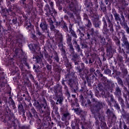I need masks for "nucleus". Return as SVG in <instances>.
<instances>
[{"instance_id":"obj_1","label":"nucleus","mask_w":129,"mask_h":129,"mask_svg":"<svg viewBox=\"0 0 129 129\" xmlns=\"http://www.w3.org/2000/svg\"><path fill=\"white\" fill-rule=\"evenodd\" d=\"M29 49L33 51V59H35V61H36L37 63H39L40 64L41 67L44 66V63L46 62L45 59L43 58V55L40 51H38L37 52V50H40V47L37 44H30L28 45Z\"/></svg>"},{"instance_id":"obj_2","label":"nucleus","mask_w":129,"mask_h":129,"mask_svg":"<svg viewBox=\"0 0 129 129\" xmlns=\"http://www.w3.org/2000/svg\"><path fill=\"white\" fill-rule=\"evenodd\" d=\"M15 10L14 8H13V7H11V8H9V10L7 9H4L2 11L1 14H2V15L4 16V17H7L8 15H11V16H13V17H15V15L16 14L14 12H12L13 10Z\"/></svg>"},{"instance_id":"obj_3","label":"nucleus","mask_w":129,"mask_h":129,"mask_svg":"<svg viewBox=\"0 0 129 129\" xmlns=\"http://www.w3.org/2000/svg\"><path fill=\"white\" fill-rule=\"evenodd\" d=\"M55 37L56 39H58V40L59 41V42L58 43V47L62 52L65 53V50L63 49V44L62 43V35L59 33V31H58L55 34Z\"/></svg>"},{"instance_id":"obj_4","label":"nucleus","mask_w":129,"mask_h":129,"mask_svg":"<svg viewBox=\"0 0 129 129\" xmlns=\"http://www.w3.org/2000/svg\"><path fill=\"white\" fill-rule=\"evenodd\" d=\"M95 104L96 105L93 106L91 108V110L92 113H95L96 112H98L99 109L102 107V104L98 102H96Z\"/></svg>"},{"instance_id":"obj_5","label":"nucleus","mask_w":129,"mask_h":129,"mask_svg":"<svg viewBox=\"0 0 129 129\" xmlns=\"http://www.w3.org/2000/svg\"><path fill=\"white\" fill-rule=\"evenodd\" d=\"M26 29L28 30V32H30V34H32L33 38H35L36 36L34 35V33H35V31L34 30V26L32 25L31 23H29L27 24Z\"/></svg>"},{"instance_id":"obj_6","label":"nucleus","mask_w":129,"mask_h":129,"mask_svg":"<svg viewBox=\"0 0 129 129\" xmlns=\"http://www.w3.org/2000/svg\"><path fill=\"white\" fill-rule=\"evenodd\" d=\"M40 27L43 32H47V33L49 32V31H48L47 23L45 22V21H42L40 24Z\"/></svg>"},{"instance_id":"obj_7","label":"nucleus","mask_w":129,"mask_h":129,"mask_svg":"<svg viewBox=\"0 0 129 129\" xmlns=\"http://www.w3.org/2000/svg\"><path fill=\"white\" fill-rule=\"evenodd\" d=\"M122 46L123 47H126V53H128V54H129V44H128V42L126 40V38H125L123 41Z\"/></svg>"},{"instance_id":"obj_8","label":"nucleus","mask_w":129,"mask_h":129,"mask_svg":"<svg viewBox=\"0 0 129 129\" xmlns=\"http://www.w3.org/2000/svg\"><path fill=\"white\" fill-rule=\"evenodd\" d=\"M62 120H67V119H70V114L69 113L67 112L64 113L62 116L61 118Z\"/></svg>"},{"instance_id":"obj_9","label":"nucleus","mask_w":129,"mask_h":129,"mask_svg":"<svg viewBox=\"0 0 129 129\" xmlns=\"http://www.w3.org/2000/svg\"><path fill=\"white\" fill-rule=\"evenodd\" d=\"M67 43L71 50H73V46L72 45V42H71V37L69 36L67 38Z\"/></svg>"},{"instance_id":"obj_10","label":"nucleus","mask_w":129,"mask_h":129,"mask_svg":"<svg viewBox=\"0 0 129 129\" xmlns=\"http://www.w3.org/2000/svg\"><path fill=\"white\" fill-rule=\"evenodd\" d=\"M44 11L47 13V15H50L51 13V10H50V7L48 4H46L44 7Z\"/></svg>"},{"instance_id":"obj_11","label":"nucleus","mask_w":129,"mask_h":129,"mask_svg":"<svg viewBox=\"0 0 129 129\" xmlns=\"http://www.w3.org/2000/svg\"><path fill=\"white\" fill-rule=\"evenodd\" d=\"M115 93L116 95H119V94H120V90L119 89V88L118 87L116 88V91Z\"/></svg>"},{"instance_id":"obj_12","label":"nucleus","mask_w":129,"mask_h":129,"mask_svg":"<svg viewBox=\"0 0 129 129\" xmlns=\"http://www.w3.org/2000/svg\"><path fill=\"white\" fill-rule=\"evenodd\" d=\"M42 107H44V108H46V106H47V102L46 101V100L44 99L43 100V103L41 104Z\"/></svg>"},{"instance_id":"obj_13","label":"nucleus","mask_w":129,"mask_h":129,"mask_svg":"<svg viewBox=\"0 0 129 129\" xmlns=\"http://www.w3.org/2000/svg\"><path fill=\"white\" fill-rule=\"evenodd\" d=\"M114 17L115 18V20H116V21H120V18H119V16L118 15V14L115 13L114 14Z\"/></svg>"},{"instance_id":"obj_14","label":"nucleus","mask_w":129,"mask_h":129,"mask_svg":"<svg viewBox=\"0 0 129 129\" xmlns=\"http://www.w3.org/2000/svg\"><path fill=\"white\" fill-rule=\"evenodd\" d=\"M75 44L76 45V50L79 52L80 51V46H79V45H78V44H77V42H75Z\"/></svg>"},{"instance_id":"obj_15","label":"nucleus","mask_w":129,"mask_h":129,"mask_svg":"<svg viewBox=\"0 0 129 129\" xmlns=\"http://www.w3.org/2000/svg\"><path fill=\"white\" fill-rule=\"evenodd\" d=\"M70 30L71 32L72 36H73V37H75V38H77V35H76L75 32H74V31H73V30L71 31V28H70Z\"/></svg>"},{"instance_id":"obj_16","label":"nucleus","mask_w":129,"mask_h":129,"mask_svg":"<svg viewBox=\"0 0 129 129\" xmlns=\"http://www.w3.org/2000/svg\"><path fill=\"white\" fill-rule=\"evenodd\" d=\"M62 101H63V98H62V97H60L57 99V103H59V104H61V103H62Z\"/></svg>"},{"instance_id":"obj_17","label":"nucleus","mask_w":129,"mask_h":129,"mask_svg":"<svg viewBox=\"0 0 129 129\" xmlns=\"http://www.w3.org/2000/svg\"><path fill=\"white\" fill-rule=\"evenodd\" d=\"M117 60H118V64H120V62H122V57H118Z\"/></svg>"},{"instance_id":"obj_18","label":"nucleus","mask_w":129,"mask_h":129,"mask_svg":"<svg viewBox=\"0 0 129 129\" xmlns=\"http://www.w3.org/2000/svg\"><path fill=\"white\" fill-rule=\"evenodd\" d=\"M115 41L117 45H119L120 41L118 38H117V37L115 38Z\"/></svg>"},{"instance_id":"obj_19","label":"nucleus","mask_w":129,"mask_h":129,"mask_svg":"<svg viewBox=\"0 0 129 129\" xmlns=\"http://www.w3.org/2000/svg\"><path fill=\"white\" fill-rule=\"evenodd\" d=\"M45 58H46V60H48V61H49L50 62V63H51L52 62V60H51V58H48V57H49L48 55H46L45 56Z\"/></svg>"},{"instance_id":"obj_20","label":"nucleus","mask_w":129,"mask_h":129,"mask_svg":"<svg viewBox=\"0 0 129 129\" xmlns=\"http://www.w3.org/2000/svg\"><path fill=\"white\" fill-rule=\"evenodd\" d=\"M46 68H47V70H51V69H52V66H51L49 64H47L46 66Z\"/></svg>"},{"instance_id":"obj_21","label":"nucleus","mask_w":129,"mask_h":129,"mask_svg":"<svg viewBox=\"0 0 129 129\" xmlns=\"http://www.w3.org/2000/svg\"><path fill=\"white\" fill-rule=\"evenodd\" d=\"M37 35H38L39 37H42V36H43V34H42V33H40L39 31H37Z\"/></svg>"},{"instance_id":"obj_22","label":"nucleus","mask_w":129,"mask_h":129,"mask_svg":"<svg viewBox=\"0 0 129 129\" xmlns=\"http://www.w3.org/2000/svg\"><path fill=\"white\" fill-rule=\"evenodd\" d=\"M54 59L56 62H59V57H58V56L56 55L54 57Z\"/></svg>"},{"instance_id":"obj_23","label":"nucleus","mask_w":129,"mask_h":129,"mask_svg":"<svg viewBox=\"0 0 129 129\" xmlns=\"http://www.w3.org/2000/svg\"><path fill=\"white\" fill-rule=\"evenodd\" d=\"M63 28L65 30V32H68V28H67V26H66V25H64L63 26Z\"/></svg>"},{"instance_id":"obj_24","label":"nucleus","mask_w":129,"mask_h":129,"mask_svg":"<svg viewBox=\"0 0 129 129\" xmlns=\"http://www.w3.org/2000/svg\"><path fill=\"white\" fill-rule=\"evenodd\" d=\"M12 21H13V24H16V23L17 22V19H13Z\"/></svg>"},{"instance_id":"obj_25","label":"nucleus","mask_w":129,"mask_h":129,"mask_svg":"<svg viewBox=\"0 0 129 129\" xmlns=\"http://www.w3.org/2000/svg\"><path fill=\"white\" fill-rule=\"evenodd\" d=\"M90 26H91V22H90V21H88V27H90Z\"/></svg>"},{"instance_id":"obj_26","label":"nucleus","mask_w":129,"mask_h":129,"mask_svg":"<svg viewBox=\"0 0 129 129\" xmlns=\"http://www.w3.org/2000/svg\"><path fill=\"white\" fill-rule=\"evenodd\" d=\"M54 29H55V27L54 26V25H51L50 26V29L54 30Z\"/></svg>"},{"instance_id":"obj_27","label":"nucleus","mask_w":129,"mask_h":129,"mask_svg":"<svg viewBox=\"0 0 129 129\" xmlns=\"http://www.w3.org/2000/svg\"><path fill=\"white\" fill-rule=\"evenodd\" d=\"M87 103H88V104H89V105H90V103H91V102H90V100H87Z\"/></svg>"},{"instance_id":"obj_28","label":"nucleus","mask_w":129,"mask_h":129,"mask_svg":"<svg viewBox=\"0 0 129 129\" xmlns=\"http://www.w3.org/2000/svg\"><path fill=\"white\" fill-rule=\"evenodd\" d=\"M126 31L127 33L128 34H129V28H128V27H127V28H126Z\"/></svg>"},{"instance_id":"obj_29","label":"nucleus","mask_w":129,"mask_h":129,"mask_svg":"<svg viewBox=\"0 0 129 129\" xmlns=\"http://www.w3.org/2000/svg\"><path fill=\"white\" fill-rule=\"evenodd\" d=\"M53 2H50V7H51V8H52V7H53Z\"/></svg>"},{"instance_id":"obj_30","label":"nucleus","mask_w":129,"mask_h":129,"mask_svg":"<svg viewBox=\"0 0 129 129\" xmlns=\"http://www.w3.org/2000/svg\"><path fill=\"white\" fill-rule=\"evenodd\" d=\"M82 129H85V126H84V125L82 126Z\"/></svg>"},{"instance_id":"obj_31","label":"nucleus","mask_w":129,"mask_h":129,"mask_svg":"<svg viewBox=\"0 0 129 129\" xmlns=\"http://www.w3.org/2000/svg\"><path fill=\"white\" fill-rule=\"evenodd\" d=\"M127 73V71L125 69V74H126Z\"/></svg>"},{"instance_id":"obj_32","label":"nucleus","mask_w":129,"mask_h":129,"mask_svg":"<svg viewBox=\"0 0 129 129\" xmlns=\"http://www.w3.org/2000/svg\"><path fill=\"white\" fill-rule=\"evenodd\" d=\"M109 111H110V110H109V109H107V113H108V112H109Z\"/></svg>"},{"instance_id":"obj_33","label":"nucleus","mask_w":129,"mask_h":129,"mask_svg":"<svg viewBox=\"0 0 129 129\" xmlns=\"http://www.w3.org/2000/svg\"><path fill=\"white\" fill-rule=\"evenodd\" d=\"M62 84H63V85H65V84H64V81H62L61 82Z\"/></svg>"},{"instance_id":"obj_34","label":"nucleus","mask_w":129,"mask_h":129,"mask_svg":"<svg viewBox=\"0 0 129 129\" xmlns=\"http://www.w3.org/2000/svg\"><path fill=\"white\" fill-rule=\"evenodd\" d=\"M117 109H119V108H120V107L117 105Z\"/></svg>"},{"instance_id":"obj_35","label":"nucleus","mask_w":129,"mask_h":129,"mask_svg":"<svg viewBox=\"0 0 129 129\" xmlns=\"http://www.w3.org/2000/svg\"><path fill=\"white\" fill-rule=\"evenodd\" d=\"M75 65H77V64H78V63H77V62H75Z\"/></svg>"},{"instance_id":"obj_36","label":"nucleus","mask_w":129,"mask_h":129,"mask_svg":"<svg viewBox=\"0 0 129 129\" xmlns=\"http://www.w3.org/2000/svg\"><path fill=\"white\" fill-rule=\"evenodd\" d=\"M21 1H22V2L26 1V0H21Z\"/></svg>"},{"instance_id":"obj_37","label":"nucleus","mask_w":129,"mask_h":129,"mask_svg":"<svg viewBox=\"0 0 129 129\" xmlns=\"http://www.w3.org/2000/svg\"><path fill=\"white\" fill-rule=\"evenodd\" d=\"M105 26H107L106 25V22H105V24H104Z\"/></svg>"},{"instance_id":"obj_38","label":"nucleus","mask_w":129,"mask_h":129,"mask_svg":"<svg viewBox=\"0 0 129 129\" xmlns=\"http://www.w3.org/2000/svg\"><path fill=\"white\" fill-rule=\"evenodd\" d=\"M111 31H113V28H111Z\"/></svg>"},{"instance_id":"obj_39","label":"nucleus","mask_w":129,"mask_h":129,"mask_svg":"<svg viewBox=\"0 0 129 129\" xmlns=\"http://www.w3.org/2000/svg\"><path fill=\"white\" fill-rule=\"evenodd\" d=\"M75 102H76V103H77V102H78L77 100H76Z\"/></svg>"},{"instance_id":"obj_40","label":"nucleus","mask_w":129,"mask_h":129,"mask_svg":"<svg viewBox=\"0 0 129 129\" xmlns=\"http://www.w3.org/2000/svg\"><path fill=\"white\" fill-rule=\"evenodd\" d=\"M27 67H29V65L28 64H27Z\"/></svg>"},{"instance_id":"obj_41","label":"nucleus","mask_w":129,"mask_h":129,"mask_svg":"<svg viewBox=\"0 0 129 129\" xmlns=\"http://www.w3.org/2000/svg\"><path fill=\"white\" fill-rule=\"evenodd\" d=\"M11 2H13V1H14V0H10Z\"/></svg>"},{"instance_id":"obj_42","label":"nucleus","mask_w":129,"mask_h":129,"mask_svg":"<svg viewBox=\"0 0 129 129\" xmlns=\"http://www.w3.org/2000/svg\"><path fill=\"white\" fill-rule=\"evenodd\" d=\"M86 106H87V104H86Z\"/></svg>"},{"instance_id":"obj_43","label":"nucleus","mask_w":129,"mask_h":129,"mask_svg":"<svg viewBox=\"0 0 129 129\" xmlns=\"http://www.w3.org/2000/svg\"><path fill=\"white\" fill-rule=\"evenodd\" d=\"M64 87H66V88L67 87L66 85H64Z\"/></svg>"},{"instance_id":"obj_44","label":"nucleus","mask_w":129,"mask_h":129,"mask_svg":"<svg viewBox=\"0 0 129 129\" xmlns=\"http://www.w3.org/2000/svg\"><path fill=\"white\" fill-rule=\"evenodd\" d=\"M51 58H53V56H51Z\"/></svg>"},{"instance_id":"obj_45","label":"nucleus","mask_w":129,"mask_h":129,"mask_svg":"<svg viewBox=\"0 0 129 129\" xmlns=\"http://www.w3.org/2000/svg\"><path fill=\"white\" fill-rule=\"evenodd\" d=\"M34 68H35V66H34Z\"/></svg>"},{"instance_id":"obj_46","label":"nucleus","mask_w":129,"mask_h":129,"mask_svg":"<svg viewBox=\"0 0 129 129\" xmlns=\"http://www.w3.org/2000/svg\"><path fill=\"white\" fill-rule=\"evenodd\" d=\"M0 103H2V102H0Z\"/></svg>"}]
</instances>
